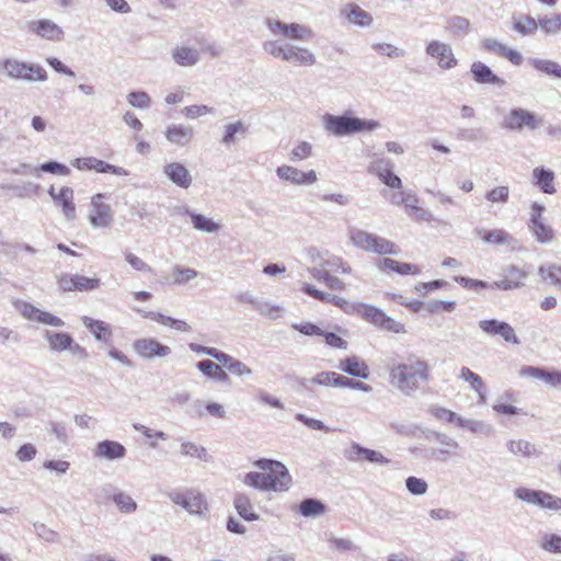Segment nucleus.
Here are the masks:
<instances>
[{
  "label": "nucleus",
  "instance_id": "f257e3e1",
  "mask_svg": "<svg viewBox=\"0 0 561 561\" xmlns=\"http://www.w3.org/2000/svg\"><path fill=\"white\" fill-rule=\"evenodd\" d=\"M431 380L430 363L410 354L404 362L393 365L389 371V382L404 396H413L422 383Z\"/></svg>",
  "mask_w": 561,
  "mask_h": 561
},
{
  "label": "nucleus",
  "instance_id": "f03ea898",
  "mask_svg": "<svg viewBox=\"0 0 561 561\" xmlns=\"http://www.w3.org/2000/svg\"><path fill=\"white\" fill-rule=\"evenodd\" d=\"M255 465L260 469L268 471V473L249 472L244 476V484L263 491L283 492L289 489L291 478L287 468L282 462L260 459Z\"/></svg>",
  "mask_w": 561,
  "mask_h": 561
},
{
  "label": "nucleus",
  "instance_id": "7ed1b4c3",
  "mask_svg": "<svg viewBox=\"0 0 561 561\" xmlns=\"http://www.w3.org/2000/svg\"><path fill=\"white\" fill-rule=\"evenodd\" d=\"M262 49L271 57L294 66L312 67L317 62L314 53L308 47L294 45L282 39H265L262 43Z\"/></svg>",
  "mask_w": 561,
  "mask_h": 561
},
{
  "label": "nucleus",
  "instance_id": "20e7f679",
  "mask_svg": "<svg viewBox=\"0 0 561 561\" xmlns=\"http://www.w3.org/2000/svg\"><path fill=\"white\" fill-rule=\"evenodd\" d=\"M322 126L328 135L341 138L363 131L376 130L380 127V124L378 121L364 119L351 113H344L343 115L324 114Z\"/></svg>",
  "mask_w": 561,
  "mask_h": 561
},
{
  "label": "nucleus",
  "instance_id": "39448f33",
  "mask_svg": "<svg viewBox=\"0 0 561 561\" xmlns=\"http://www.w3.org/2000/svg\"><path fill=\"white\" fill-rule=\"evenodd\" d=\"M347 237L355 248L366 252L380 255H397L400 251L399 248L388 239L356 227H350L347 229Z\"/></svg>",
  "mask_w": 561,
  "mask_h": 561
},
{
  "label": "nucleus",
  "instance_id": "423d86ee",
  "mask_svg": "<svg viewBox=\"0 0 561 561\" xmlns=\"http://www.w3.org/2000/svg\"><path fill=\"white\" fill-rule=\"evenodd\" d=\"M542 123V118L536 113L523 108H511L500 123L501 128L510 131H522L524 128L536 130Z\"/></svg>",
  "mask_w": 561,
  "mask_h": 561
},
{
  "label": "nucleus",
  "instance_id": "0eeeda50",
  "mask_svg": "<svg viewBox=\"0 0 561 561\" xmlns=\"http://www.w3.org/2000/svg\"><path fill=\"white\" fill-rule=\"evenodd\" d=\"M2 67L5 70L7 76L14 80L42 82L47 79L46 70L38 64H28L16 59H5Z\"/></svg>",
  "mask_w": 561,
  "mask_h": 561
},
{
  "label": "nucleus",
  "instance_id": "6e6552de",
  "mask_svg": "<svg viewBox=\"0 0 561 561\" xmlns=\"http://www.w3.org/2000/svg\"><path fill=\"white\" fill-rule=\"evenodd\" d=\"M265 25L274 36L280 35L290 41L309 42L313 37V31L304 24L285 23L274 18H266Z\"/></svg>",
  "mask_w": 561,
  "mask_h": 561
},
{
  "label": "nucleus",
  "instance_id": "1a4fd4ad",
  "mask_svg": "<svg viewBox=\"0 0 561 561\" xmlns=\"http://www.w3.org/2000/svg\"><path fill=\"white\" fill-rule=\"evenodd\" d=\"M354 312L382 330L394 333L405 332L404 325L401 322L388 317L382 310L371 305L357 304L355 305Z\"/></svg>",
  "mask_w": 561,
  "mask_h": 561
},
{
  "label": "nucleus",
  "instance_id": "9d476101",
  "mask_svg": "<svg viewBox=\"0 0 561 561\" xmlns=\"http://www.w3.org/2000/svg\"><path fill=\"white\" fill-rule=\"evenodd\" d=\"M393 167L394 164L390 159L377 158L369 163L367 171L369 174L376 175L388 187L401 190L402 181L393 173Z\"/></svg>",
  "mask_w": 561,
  "mask_h": 561
},
{
  "label": "nucleus",
  "instance_id": "9b49d317",
  "mask_svg": "<svg viewBox=\"0 0 561 561\" xmlns=\"http://www.w3.org/2000/svg\"><path fill=\"white\" fill-rule=\"evenodd\" d=\"M131 348L140 358L146 360L164 358L171 354V348L154 337L137 339L133 342Z\"/></svg>",
  "mask_w": 561,
  "mask_h": 561
},
{
  "label": "nucleus",
  "instance_id": "f8f14e48",
  "mask_svg": "<svg viewBox=\"0 0 561 561\" xmlns=\"http://www.w3.org/2000/svg\"><path fill=\"white\" fill-rule=\"evenodd\" d=\"M15 307L23 316V318L30 321L43 323L54 328H62L65 325V322L60 318L47 311L41 310L33 306L32 304L25 301H18L15 304Z\"/></svg>",
  "mask_w": 561,
  "mask_h": 561
},
{
  "label": "nucleus",
  "instance_id": "ddd939ff",
  "mask_svg": "<svg viewBox=\"0 0 561 561\" xmlns=\"http://www.w3.org/2000/svg\"><path fill=\"white\" fill-rule=\"evenodd\" d=\"M425 50L430 57L437 59L439 68L444 70L455 68L458 64L451 46L447 43L433 39L427 44Z\"/></svg>",
  "mask_w": 561,
  "mask_h": 561
},
{
  "label": "nucleus",
  "instance_id": "4468645a",
  "mask_svg": "<svg viewBox=\"0 0 561 561\" xmlns=\"http://www.w3.org/2000/svg\"><path fill=\"white\" fill-rule=\"evenodd\" d=\"M479 328L489 336L500 335L505 342L518 345L520 342L513 327L496 319L479 321Z\"/></svg>",
  "mask_w": 561,
  "mask_h": 561
},
{
  "label": "nucleus",
  "instance_id": "2eb2a0df",
  "mask_svg": "<svg viewBox=\"0 0 561 561\" xmlns=\"http://www.w3.org/2000/svg\"><path fill=\"white\" fill-rule=\"evenodd\" d=\"M528 272L516 266L508 265L503 271V278L491 284L492 289L512 290L525 286Z\"/></svg>",
  "mask_w": 561,
  "mask_h": 561
},
{
  "label": "nucleus",
  "instance_id": "dca6fc26",
  "mask_svg": "<svg viewBox=\"0 0 561 561\" xmlns=\"http://www.w3.org/2000/svg\"><path fill=\"white\" fill-rule=\"evenodd\" d=\"M163 175L175 186L187 190L193 183L190 170L181 162L171 161L162 167Z\"/></svg>",
  "mask_w": 561,
  "mask_h": 561
},
{
  "label": "nucleus",
  "instance_id": "f3484780",
  "mask_svg": "<svg viewBox=\"0 0 561 561\" xmlns=\"http://www.w3.org/2000/svg\"><path fill=\"white\" fill-rule=\"evenodd\" d=\"M344 457L353 462L360 460L381 465H388L390 462V459L385 457L381 453L366 448L357 443H352L351 446L344 450Z\"/></svg>",
  "mask_w": 561,
  "mask_h": 561
},
{
  "label": "nucleus",
  "instance_id": "a211bd4d",
  "mask_svg": "<svg viewBox=\"0 0 561 561\" xmlns=\"http://www.w3.org/2000/svg\"><path fill=\"white\" fill-rule=\"evenodd\" d=\"M101 194L92 197V209L89 214V220L95 228H106L113 220L111 206L101 202Z\"/></svg>",
  "mask_w": 561,
  "mask_h": 561
},
{
  "label": "nucleus",
  "instance_id": "6ab92c4d",
  "mask_svg": "<svg viewBox=\"0 0 561 561\" xmlns=\"http://www.w3.org/2000/svg\"><path fill=\"white\" fill-rule=\"evenodd\" d=\"M279 179L296 185H308L317 182V173L313 170L302 172L290 165H280L276 169Z\"/></svg>",
  "mask_w": 561,
  "mask_h": 561
},
{
  "label": "nucleus",
  "instance_id": "aec40b11",
  "mask_svg": "<svg viewBox=\"0 0 561 561\" xmlns=\"http://www.w3.org/2000/svg\"><path fill=\"white\" fill-rule=\"evenodd\" d=\"M302 291L319 301L332 304V305L341 308L345 312L350 313V312H354V310H355L354 304L347 301L346 299H344L342 297L334 296L329 293L319 290L313 285H310L308 283H305L302 285Z\"/></svg>",
  "mask_w": 561,
  "mask_h": 561
},
{
  "label": "nucleus",
  "instance_id": "412c9836",
  "mask_svg": "<svg viewBox=\"0 0 561 561\" xmlns=\"http://www.w3.org/2000/svg\"><path fill=\"white\" fill-rule=\"evenodd\" d=\"M28 30L47 41L60 42L64 39V31L50 20L32 21Z\"/></svg>",
  "mask_w": 561,
  "mask_h": 561
},
{
  "label": "nucleus",
  "instance_id": "4be33fe9",
  "mask_svg": "<svg viewBox=\"0 0 561 561\" xmlns=\"http://www.w3.org/2000/svg\"><path fill=\"white\" fill-rule=\"evenodd\" d=\"M426 438L434 439L439 444L437 451H431L432 457H436V454L438 453L439 455L444 456L445 459L446 457L457 455L458 450L460 449L459 443L445 433L432 431L426 435Z\"/></svg>",
  "mask_w": 561,
  "mask_h": 561
},
{
  "label": "nucleus",
  "instance_id": "5701e85b",
  "mask_svg": "<svg viewBox=\"0 0 561 561\" xmlns=\"http://www.w3.org/2000/svg\"><path fill=\"white\" fill-rule=\"evenodd\" d=\"M164 135L169 142L179 147H185L192 140L194 129L188 125L172 124L167 127Z\"/></svg>",
  "mask_w": 561,
  "mask_h": 561
},
{
  "label": "nucleus",
  "instance_id": "b1692460",
  "mask_svg": "<svg viewBox=\"0 0 561 561\" xmlns=\"http://www.w3.org/2000/svg\"><path fill=\"white\" fill-rule=\"evenodd\" d=\"M53 199L62 207V213L68 220L76 218V206L73 204V190L65 186L58 194H55L54 186L48 191Z\"/></svg>",
  "mask_w": 561,
  "mask_h": 561
},
{
  "label": "nucleus",
  "instance_id": "393cba45",
  "mask_svg": "<svg viewBox=\"0 0 561 561\" xmlns=\"http://www.w3.org/2000/svg\"><path fill=\"white\" fill-rule=\"evenodd\" d=\"M126 455V448L118 442L105 439L100 442L94 449V457L107 460L122 459Z\"/></svg>",
  "mask_w": 561,
  "mask_h": 561
},
{
  "label": "nucleus",
  "instance_id": "a878e982",
  "mask_svg": "<svg viewBox=\"0 0 561 561\" xmlns=\"http://www.w3.org/2000/svg\"><path fill=\"white\" fill-rule=\"evenodd\" d=\"M337 367L343 373L356 378L367 379L369 377L368 366L355 355L341 359Z\"/></svg>",
  "mask_w": 561,
  "mask_h": 561
},
{
  "label": "nucleus",
  "instance_id": "bb28decb",
  "mask_svg": "<svg viewBox=\"0 0 561 561\" xmlns=\"http://www.w3.org/2000/svg\"><path fill=\"white\" fill-rule=\"evenodd\" d=\"M477 233L489 244L507 245L515 249L518 243V241L504 229L479 230Z\"/></svg>",
  "mask_w": 561,
  "mask_h": 561
},
{
  "label": "nucleus",
  "instance_id": "cd10ccee",
  "mask_svg": "<svg viewBox=\"0 0 561 561\" xmlns=\"http://www.w3.org/2000/svg\"><path fill=\"white\" fill-rule=\"evenodd\" d=\"M471 73L473 75V79L476 82L481 84H495L502 87L505 84V81L497 77L485 64L481 61H476L471 65Z\"/></svg>",
  "mask_w": 561,
  "mask_h": 561
},
{
  "label": "nucleus",
  "instance_id": "c85d7f7f",
  "mask_svg": "<svg viewBox=\"0 0 561 561\" xmlns=\"http://www.w3.org/2000/svg\"><path fill=\"white\" fill-rule=\"evenodd\" d=\"M180 214L184 215V216H190L193 227L196 230H199L202 232L213 233V232H217L220 229L219 224L215 222L213 219H210L202 214H196V213L192 211L186 206L182 207V209L180 210Z\"/></svg>",
  "mask_w": 561,
  "mask_h": 561
},
{
  "label": "nucleus",
  "instance_id": "c756f323",
  "mask_svg": "<svg viewBox=\"0 0 561 561\" xmlns=\"http://www.w3.org/2000/svg\"><path fill=\"white\" fill-rule=\"evenodd\" d=\"M182 508H184L191 515L201 516L204 511L208 508L207 501L199 491L190 489L186 490V499Z\"/></svg>",
  "mask_w": 561,
  "mask_h": 561
},
{
  "label": "nucleus",
  "instance_id": "7c9ffc66",
  "mask_svg": "<svg viewBox=\"0 0 561 561\" xmlns=\"http://www.w3.org/2000/svg\"><path fill=\"white\" fill-rule=\"evenodd\" d=\"M83 325L93 334L95 340L107 343L111 340L112 331L110 324L101 320H94L88 316L82 317Z\"/></svg>",
  "mask_w": 561,
  "mask_h": 561
},
{
  "label": "nucleus",
  "instance_id": "2f4dec72",
  "mask_svg": "<svg viewBox=\"0 0 561 561\" xmlns=\"http://www.w3.org/2000/svg\"><path fill=\"white\" fill-rule=\"evenodd\" d=\"M172 59L179 66L192 67V66H195L199 61L201 57H199V51L193 47L176 46L172 50Z\"/></svg>",
  "mask_w": 561,
  "mask_h": 561
},
{
  "label": "nucleus",
  "instance_id": "473e14b6",
  "mask_svg": "<svg viewBox=\"0 0 561 561\" xmlns=\"http://www.w3.org/2000/svg\"><path fill=\"white\" fill-rule=\"evenodd\" d=\"M344 13L351 23L360 27H369L374 21L369 12L365 11L355 3H348L344 8Z\"/></svg>",
  "mask_w": 561,
  "mask_h": 561
},
{
  "label": "nucleus",
  "instance_id": "72a5a7b5",
  "mask_svg": "<svg viewBox=\"0 0 561 561\" xmlns=\"http://www.w3.org/2000/svg\"><path fill=\"white\" fill-rule=\"evenodd\" d=\"M378 267L380 271H390L400 275H417L420 268L411 263H402L390 257H385L379 261Z\"/></svg>",
  "mask_w": 561,
  "mask_h": 561
},
{
  "label": "nucleus",
  "instance_id": "f704fd0d",
  "mask_svg": "<svg viewBox=\"0 0 561 561\" xmlns=\"http://www.w3.org/2000/svg\"><path fill=\"white\" fill-rule=\"evenodd\" d=\"M534 184L546 194H554V173L545 168H535L533 171Z\"/></svg>",
  "mask_w": 561,
  "mask_h": 561
},
{
  "label": "nucleus",
  "instance_id": "c9c22d12",
  "mask_svg": "<svg viewBox=\"0 0 561 561\" xmlns=\"http://www.w3.org/2000/svg\"><path fill=\"white\" fill-rule=\"evenodd\" d=\"M512 20V28L522 36L534 35L539 27L538 21L530 15L513 14Z\"/></svg>",
  "mask_w": 561,
  "mask_h": 561
},
{
  "label": "nucleus",
  "instance_id": "e433bc0d",
  "mask_svg": "<svg viewBox=\"0 0 561 561\" xmlns=\"http://www.w3.org/2000/svg\"><path fill=\"white\" fill-rule=\"evenodd\" d=\"M44 337L48 342L49 350L57 353L67 351L70 343H72V336L65 332H53L46 330L44 332Z\"/></svg>",
  "mask_w": 561,
  "mask_h": 561
},
{
  "label": "nucleus",
  "instance_id": "4c0bfd02",
  "mask_svg": "<svg viewBox=\"0 0 561 561\" xmlns=\"http://www.w3.org/2000/svg\"><path fill=\"white\" fill-rule=\"evenodd\" d=\"M538 274L545 284L561 290V265L556 263L540 265Z\"/></svg>",
  "mask_w": 561,
  "mask_h": 561
},
{
  "label": "nucleus",
  "instance_id": "58836bf2",
  "mask_svg": "<svg viewBox=\"0 0 561 561\" xmlns=\"http://www.w3.org/2000/svg\"><path fill=\"white\" fill-rule=\"evenodd\" d=\"M197 369L205 375L206 377L220 381L226 382L229 379L228 374L225 371V369L217 363L210 360V359H204L196 364Z\"/></svg>",
  "mask_w": 561,
  "mask_h": 561
},
{
  "label": "nucleus",
  "instance_id": "ea45409f",
  "mask_svg": "<svg viewBox=\"0 0 561 561\" xmlns=\"http://www.w3.org/2000/svg\"><path fill=\"white\" fill-rule=\"evenodd\" d=\"M219 363L225 366L232 375L239 378L250 377L253 373L248 365L225 352L222 353Z\"/></svg>",
  "mask_w": 561,
  "mask_h": 561
},
{
  "label": "nucleus",
  "instance_id": "a19ab883",
  "mask_svg": "<svg viewBox=\"0 0 561 561\" xmlns=\"http://www.w3.org/2000/svg\"><path fill=\"white\" fill-rule=\"evenodd\" d=\"M233 506L238 514L248 522L259 519V515L253 511L250 497L244 493H237L233 499Z\"/></svg>",
  "mask_w": 561,
  "mask_h": 561
},
{
  "label": "nucleus",
  "instance_id": "79ce46f5",
  "mask_svg": "<svg viewBox=\"0 0 561 561\" xmlns=\"http://www.w3.org/2000/svg\"><path fill=\"white\" fill-rule=\"evenodd\" d=\"M445 30L454 37H465L471 32V23L467 18L454 15L447 20Z\"/></svg>",
  "mask_w": 561,
  "mask_h": 561
},
{
  "label": "nucleus",
  "instance_id": "37998d69",
  "mask_svg": "<svg viewBox=\"0 0 561 561\" xmlns=\"http://www.w3.org/2000/svg\"><path fill=\"white\" fill-rule=\"evenodd\" d=\"M507 448L513 455L517 457L530 458L540 455V451L537 449V447L525 439H512L507 442Z\"/></svg>",
  "mask_w": 561,
  "mask_h": 561
},
{
  "label": "nucleus",
  "instance_id": "c03bdc74",
  "mask_svg": "<svg viewBox=\"0 0 561 561\" xmlns=\"http://www.w3.org/2000/svg\"><path fill=\"white\" fill-rule=\"evenodd\" d=\"M528 229L540 244H549L554 240V230L545 220L528 222Z\"/></svg>",
  "mask_w": 561,
  "mask_h": 561
},
{
  "label": "nucleus",
  "instance_id": "a18cd8bd",
  "mask_svg": "<svg viewBox=\"0 0 561 561\" xmlns=\"http://www.w3.org/2000/svg\"><path fill=\"white\" fill-rule=\"evenodd\" d=\"M327 512V506L318 499L308 497L300 502L299 513L304 517H319Z\"/></svg>",
  "mask_w": 561,
  "mask_h": 561
},
{
  "label": "nucleus",
  "instance_id": "49530a36",
  "mask_svg": "<svg viewBox=\"0 0 561 561\" xmlns=\"http://www.w3.org/2000/svg\"><path fill=\"white\" fill-rule=\"evenodd\" d=\"M456 424L459 427L467 428L468 431H470L471 433H474V434H482L484 436H491L494 433V428L490 424H486L480 420L463 419L459 415Z\"/></svg>",
  "mask_w": 561,
  "mask_h": 561
},
{
  "label": "nucleus",
  "instance_id": "de8ad7c7",
  "mask_svg": "<svg viewBox=\"0 0 561 561\" xmlns=\"http://www.w3.org/2000/svg\"><path fill=\"white\" fill-rule=\"evenodd\" d=\"M180 453L182 456L196 458L204 462H208L210 460V456L206 448L194 442H183L180 447Z\"/></svg>",
  "mask_w": 561,
  "mask_h": 561
},
{
  "label": "nucleus",
  "instance_id": "09e8293b",
  "mask_svg": "<svg viewBox=\"0 0 561 561\" xmlns=\"http://www.w3.org/2000/svg\"><path fill=\"white\" fill-rule=\"evenodd\" d=\"M531 66L549 77L561 79V65L557 61L543 58H535L531 61Z\"/></svg>",
  "mask_w": 561,
  "mask_h": 561
},
{
  "label": "nucleus",
  "instance_id": "8fccbe9b",
  "mask_svg": "<svg viewBox=\"0 0 561 561\" xmlns=\"http://www.w3.org/2000/svg\"><path fill=\"white\" fill-rule=\"evenodd\" d=\"M539 27L547 35L561 33V13H552L538 20Z\"/></svg>",
  "mask_w": 561,
  "mask_h": 561
},
{
  "label": "nucleus",
  "instance_id": "3c124183",
  "mask_svg": "<svg viewBox=\"0 0 561 561\" xmlns=\"http://www.w3.org/2000/svg\"><path fill=\"white\" fill-rule=\"evenodd\" d=\"M310 259L317 265L328 268L329 271H339V265H342V257L340 256H330L324 259L323 253L318 251L317 249L310 250Z\"/></svg>",
  "mask_w": 561,
  "mask_h": 561
},
{
  "label": "nucleus",
  "instance_id": "603ef678",
  "mask_svg": "<svg viewBox=\"0 0 561 561\" xmlns=\"http://www.w3.org/2000/svg\"><path fill=\"white\" fill-rule=\"evenodd\" d=\"M198 275L199 273L191 267H184L179 264L172 267L173 283L176 285H185L195 279Z\"/></svg>",
  "mask_w": 561,
  "mask_h": 561
},
{
  "label": "nucleus",
  "instance_id": "864d4df0",
  "mask_svg": "<svg viewBox=\"0 0 561 561\" xmlns=\"http://www.w3.org/2000/svg\"><path fill=\"white\" fill-rule=\"evenodd\" d=\"M371 48L379 53L380 55L387 56L389 58L399 59L403 58L407 55V51L403 48H400L390 43H375L371 45Z\"/></svg>",
  "mask_w": 561,
  "mask_h": 561
},
{
  "label": "nucleus",
  "instance_id": "5fc2aeb1",
  "mask_svg": "<svg viewBox=\"0 0 561 561\" xmlns=\"http://www.w3.org/2000/svg\"><path fill=\"white\" fill-rule=\"evenodd\" d=\"M113 502L122 513H133L137 510V503L133 497L122 491L113 494Z\"/></svg>",
  "mask_w": 561,
  "mask_h": 561
},
{
  "label": "nucleus",
  "instance_id": "6e6d98bb",
  "mask_svg": "<svg viewBox=\"0 0 561 561\" xmlns=\"http://www.w3.org/2000/svg\"><path fill=\"white\" fill-rule=\"evenodd\" d=\"M458 378L468 382L470 385V389L473 391H481L483 388L484 382L482 378L468 367L460 368Z\"/></svg>",
  "mask_w": 561,
  "mask_h": 561
},
{
  "label": "nucleus",
  "instance_id": "4d7b16f0",
  "mask_svg": "<svg viewBox=\"0 0 561 561\" xmlns=\"http://www.w3.org/2000/svg\"><path fill=\"white\" fill-rule=\"evenodd\" d=\"M127 102L133 107L146 110L150 107L151 99L145 91H135L127 95Z\"/></svg>",
  "mask_w": 561,
  "mask_h": 561
},
{
  "label": "nucleus",
  "instance_id": "13d9d810",
  "mask_svg": "<svg viewBox=\"0 0 561 561\" xmlns=\"http://www.w3.org/2000/svg\"><path fill=\"white\" fill-rule=\"evenodd\" d=\"M254 310H256L261 316L268 317L271 319H277L280 313V308L277 306L272 305L268 300H256L254 307Z\"/></svg>",
  "mask_w": 561,
  "mask_h": 561
},
{
  "label": "nucleus",
  "instance_id": "bf43d9fd",
  "mask_svg": "<svg viewBox=\"0 0 561 561\" xmlns=\"http://www.w3.org/2000/svg\"><path fill=\"white\" fill-rule=\"evenodd\" d=\"M536 505L551 511H559L561 508V499L541 491Z\"/></svg>",
  "mask_w": 561,
  "mask_h": 561
},
{
  "label": "nucleus",
  "instance_id": "052dcab7",
  "mask_svg": "<svg viewBox=\"0 0 561 561\" xmlns=\"http://www.w3.org/2000/svg\"><path fill=\"white\" fill-rule=\"evenodd\" d=\"M334 371H321L302 382L306 389H309V385H318L324 387H333Z\"/></svg>",
  "mask_w": 561,
  "mask_h": 561
},
{
  "label": "nucleus",
  "instance_id": "680f3d73",
  "mask_svg": "<svg viewBox=\"0 0 561 561\" xmlns=\"http://www.w3.org/2000/svg\"><path fill=\"white\" fill-rule=\"evenodd\" d=\"M101 286L100 278H90L84 275L77 274L76 277V290L78 291H91L98 289Z\"/></svg>",
  "mask_w": 561,
  "mask_h": 561
},
{
  "label": "nucleus",
  "instance_id": "e2e57ef3",
  "mask_svg": "<svg viewBox=\"0 0 561 561\" xmlns=\"http://www.w3.org/2000/svg\"><path fill=\"white\" fill-rule=\"evenodd\" d=\"M510 196V188L508 186L502 185L496 186L492 188L491 191L486 192L485 198L490 203H501L504 204L508 201Z\"/></svg>",
  "mask_w": 561,
  "mask_h": 561
},
{
  "label": "nucleus",
  "instance_id": "0e129e2a",
  "mask_svg": "<svg viewBox=\"0 0 561 561\" xmlns=\"http://www.w3.org/2000/svg\"><path fill=\"white\" fill-rule=\"evenodd\" d=\"M408 491L413 495H423L427 492L428 485L425 480L416 477H409L405 480Z\"/></svg>",
  "mask_w": 561,
  "mask_h": 561
},
{
  "label": "nucleus",
  "instance_id": "69168bd1",
  "mask_svg": "<svg viewBox=\"0 0 561 561\" xmlns=\"http://www.w3.org/2000/svg\"><path fill=\"white\" fill-rule=\"evenodd\" d=\"M247 127L242 122H237L233 124H229L225 127V135L222 137V142L226 145L234 142V137L237 134H245Z\"/></svg>",
  "mask_w": 561,
  "mask_h": 561
},
{
  "label": "nucleus",
  "instance_id": "338daca9",
  "mask_svg": "<svg viewBox=\"0 0 561 561\" xmlns=\"http://www.w3.org/2000/svg\"><path fill=\"white\" fill-rule=\"evenodd\" d=\"M539 490H533L528 488H517L514 491L516 499L526 502L527 504L536 505L538 496L540 495Z\"/></svg>",
  "mask_w": 561,
  "mask_h": 561
},
{
  "label": "nucleus",
  "instance_id": "774afa93",
  "mask_svg": "<svg viewBox=\"0 0 561 561\" xmlns=\"http://www.w3.org/2000/svg\"><path fill=\"white\" fill-rule=\"evenodd\" d=\"M38 171L53 173V174H59V175H69L70 169L60 162L57 161H48L45 163H42L38 167Z\"/></svg>",
  "mask_w": 561,
  "mask_h": 561
}]
</instances>
